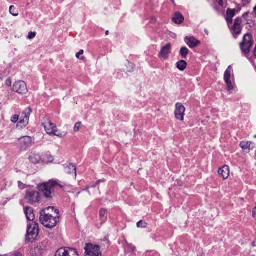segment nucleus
Instances as JSON below:
<instances>
[{
	"instance_id": "4",
	"label": "nucleus",
	"mask_w": 256,
	"mask_h": 256,
	"mask_svg": "<svg viewBox=\"0 0 256 256\" xmlns=\"http://www.w3.org/2000/svg\"><path fill=\"white\" fill-rule=\"evenodd\" d=\"M39 233L38 225L35 222H32L28 226L27 232V240L32 242L36 240Z\"/></svg>"
},
{
	"instance_id": "22",
	"label": "nucleus",
	"mask_w": 256,
	"mask_h": 256,
	"mask_svg": "<svg viewBox=\"0 0 256 256\" xmlns=\"http://www.w3.org/2000/svg\"><path fill=\"white\" fill-rule=\"evenodd\" d=\"M20 142L21 144L24 143V144L28 145L30 143L31 138L30 136H24L20 138Z\"/></svg>"
},
{
	"instance_id": "32",
	"label": "nucleus",
	"mask_w": 256,
	"mask_h": 256,
	"mask_svg": "<svg viewBox=\"0 0 256 256\" xmlns=\"http://www.w3.org/2000/svg\"><path fill=\"white\" fill-rule=\"evenodd\" d=\"M36 34L35 32H30L28 34V38L29 39H32L36 36Z\"/></svg>"
},
{
	"instance_id": "41",
	"label": "nucleus",
	"mask_w": 256,
	"mask_h": 256,
	"mask_svg": "<svg viewBox=\"0 0 256 256\" xmlns=\"http://www.w3.org/2000/svg\"><path fill=\"white\" fill-rule=\"evenodd\" d=\"M254 14H256V6H255V7L254 8Z\"/></svg>"
},
{
	"instance_id": "29",
	"label": "nucleus",
	"mask_w": 256,
	"mask_h": 256,
	"mask_svg": "<svg viewBox=\"0 0 256 256\" xmlns=\"http://www.w3.org/2000/svg\"><path fill=\"white\" fill-rule=\"evenodd\" d=\"M218 4L222 6H226V0H216Z\"/></svg>"
},
{
	"instance_id": "42",
	"label": "nucleus",
	"mask_w": 256,
	"mask_h": 256,
	"mask_svg": "<svg viewBox=\"0 0 256 256\" xmlns=\"http://www.w3.org/2000/svg\"><path fill=\"white\" fill-rule=\"evenodd\" d=\"M252 246H256V242H254L252 244Z\"/></svg>"
},
{
	"instance_id": "19",
	"label": "nucleus",
	"mask_w": 256,
	"mask_h": 256,
	"mask_svg": "<svg viewBox=\"0 0 256 256\" xmlns=\"http://www.w3.org/2000/svg\"><path fill=\"white\" fill-rule=\"evenodd\" d=\"M54 158L49 154H46L42 156V162L45 164H49L53 162Z\"/></svg>"
},
{
	"instance_id": "15",
	"label": "nucleus",
	"mask_w": 256,
	"mask_h": 256,
	"mask_svg": "<svg viewBox=\"0 0 256 256\" xmlns=\"http://www.w3.org/2000/svg\"><path fill=\"white\" fill-rule=\"evenodd\" d=\"M29 116L26 114L17 124V127L22 128L26 126L28 124Z\"/></svg>"
},
{
	"instance_id": "43",
	"label": "nucleus",
	"mask_w": 256,
	"mask_h": 256,
	"mask_svg": "<svg viewBox=\"0 0 256 256\" xmlns=\"http://www.w3.org/2000/svg\"><path fill=\"white\" fill-rule=\"evenodd\" d=\"M106 35H108V31H106Z\"/></svg>"
},
{
	"instance_id": "2",
	"label": "nucleus",
	"mask_w": 256,
	"mask_h": 256,
	"mask_svg": "<svg viewBox=\"0 0 256 256\" xmlns=\"http://www.w3.org/2000/svg\"><path fill=\"white\" fill-rule=\"evenodd\" d=\"M42 124L48 134H54L59 137L64 136L66 134V132H58L56 126L48 119L44 120Z\"/></svg>"
},
{
	"instance_id": "3",
	"label": "nucleus",
	"mask_w": 256,
	"mask_h": 256,
	"mask_svg": "<svg viewBox=\"0 0 256 256\" xmlns=\"http://www.w3.org/2000/svg\"><path fill=\"white\" fill-rule=\"evenodd\" d=\"M253 45L252 36L250 34H246L243 38L242 42L240 44L242 50L245 54H248L250 52V49Z\"/></svg>"
},
{
	"instance_id": "1",
	"label": "nucleus",
	"mask_w": 256,
	"mask_h": 256,
	"mask_svg": "<svg viewBox=\"0 0 256 256\" xmlns=\"http://www.w3.org/2000/svg\"><path fill=\"white\" fill-rule=\"evenodd\" d=\"M60 219L58 210L50 206L42 210L40 220L42 225L48 228H53L56 226Z\"/></svg>"
},
{
	"instance_id": "37",
	"label": "nucleus",
	"mask_w": 256,
	"mask_h": 256,
	"mask_svg": "<svg viewBox=\"0 0 256 256\" xmlns=\"http://www.w3.org/2000/svg\"><path fill=\"white\" fill-rule=\"evenodd\" d=\"M14 256H22V254L21 252H16L14 253Z\"/></svg>"
},
{
	"instance_id": "34",
	"label": "nucleus",
	"mask_w": 256,
	"mask_h": 256,
	"mask_svg": "<svg viewBox=\"0 0 256 256\" xmlns=\"http://www.w3.org/2000/svg\"><path fill=\"white\" fill-rule=\"evenodd\" d=\"M226 20L228 22V23H230L231 24L232 22V18H231L230 17L226 16Z\"/></svg>"
},
{
	"instance_id": "35",
	"label": "nucleus",
	"mask_w": 256,
	"mask_h": 256,
	"mask_svg": "<svg viewBox=\"0 0 256 256\" xmlns=\"http://www.w3.org/2000/svg\"><path fill=\"white\" fill-rule=\"evenodd\" d=\"M252 216L256 220V206L253 209Z\"/></svg>"
},
{
	"instance_id": "40",
	"label": "nucleus",
	"mask_w": 256,
	"mask_h": 256,
	"mask_svg": "<svg viewBox=\"0 0 256 256\" xmlns=\"http://www.w3.org/2000/svg\"><path fill=\"white\" fill-rule=\"evenodd\" d=\"M254 54L255 56H256V46H255L254 50Z\"/></svg>"
},
{
	"instance_id": "38",
	"label": "nucleus",
	"mask_w": 256,
	"mask_h": 256,
	"mask_svg": "<svg viewBox=\"0 0 256 256\" xmlns=\"http://www.w3.org/2000/svg\"><path fill=\"white\" fill-rule=\"evenodd\" d=\"M242 1L243 2L244 4L246 5L249 3L250 0H242Z\"/></svg>"
},
{
	"instance_id": "9",
	"label": "nucleus",
	"mask_w": 256,
	"mask_h": 256,
	"mask_svg": "<svg viewBox=\"0 0 256 256\" xmlns=\"http://www.w3.org/2000/svg\"><path fill=\"white\" fill-rule=\"evenodd\" d=\"M13 90L19 94H25L27 92L26 83L23 81L16 82L13 86Z\"/></svg>"
},
{
	"instance_id": "6",
	"label": "nucleus",
	"mask_w": 256,
	"mask_h": 256,
	"mask_svg": "<svg viewBox=\"0 0 256 256\" xmlns=\"http://www.w3.org/2000/svg\"><path fill=\"white\" fill-rule=\"evenodd\" d=\"M57 186V183L54 181H50L41 186V190L44 196L46 198H50L54 188Z\"/></svg>"
},
{
	"instance_id": "14",
	"label": "nucleus",
	"mask_w": 256,
	"mask_h": 256,
	"mask_svg": "<svg viewBox=\"0 0 256 256\" xmlns=\"http://www.w3.org/2000/svg\"><path fill=\"white\" fill-rule=\"evenodd\" d=\"M24 213L28 220L34 222L33 221L35 219V215L32 208H26L24 210Z\"/></svg>"
},
{
	"instance_id": "26",
	"label": "nucleus",
	"mask_w": 256,
	"mask_h": 256,
	"mask_svg": "<svg viewBox=\"0 0 256 256\" xmlns=\"http://www.w3.org/2000/svg\"><path fill=\"white\" fill-rule=\"evenodd\" d=\"M10 12L14 16H17L18 14L17 10H16L12 6H10Z\"/></svg>"
},
{
	"instance_id": "10",
	"label": "nucleus",
	"mask_w": 256,
	"mask_h": 256,
	"mask_svg": "<svg viewBox=\"0 0 256 256\" xmlns=\"http://www.w3.org/2000/svg\"><path fill=\"white\" fill-rule=\"evenodd\" d=\"M184 112V107L181 104L178 103L176 104V110L175 111L176 118L180 120H183Z\"/></svg>"
},
{
	"instance_id": "31",
	"label": "nucleus",
	"mask_w": 256,
	"mask_h": 256,
	"mask_svg": "<svg viewBox=\"0 0 256 256\" xmlns=\"http://www.w3.org/2000/svg\"><path fill=\"white\" fill-rule=\"evenodd\" d=\"M146 224V222H143L142 221H140L137 224V226L139 228L145 227Z\"/></svg>"
},
{
	"instance_id": "28",
	"label": "nucleus",
	"mask_w": 256,
	"mask_h": 256,
	"mask_svg": "<svg viewBox=\"0 0 256 256\" xmlns=\"http://www.w3.org/2000/svg\"><path fill=\"white\" fill-rule=\"evenodd\" d=\"M19 118V116L18 114H14L11 117V121L14 123H16Z\"/></svg>"
},
{
	"instance_id": "18",
	"label": "nucleus",
	"mask_w": 256,
	"mask_h": 256,
	"mask_svg": "<svg viewBox=\"0 0 256 256\" xmlns=\"http://www.w3.org/2000/svg\"><path fill=\"white\" fill-rule=\"evenodd\" d=\"M30 160L32 163L37 164L41 160L42 161V157L41 158L38 154H32L30 157Z\"/></svg>"
},
{
	"instance_id": "13",
	"label": "nucleus",
	"mask_w": 256,
	"mask_h": 256,
	"mask_svg": "<svg viewBox=\"0 0 256 256\" xmlns=\"http://www.w3.org/2000/svg\"><path fill=\"white\" fill-rule=\"evenodd\" d=\"M218 174L224 180L228 178L230 175L229 167L226 165L223 166L219 169Z\"/></svg>"
},
{
	"instance_id": "7",
	"label": "nucleus",
	"mask_w": 256,
	"mask_h": 256,
	"mask_svg": "<svg viewBox=\"0 0 256 256\" xmlns=\"http://www.w3.org/2000/svg\"><path fill=\"white\" fill-rule=\"evenodd\" d=\"M55 256H78V254L76 250L74 248H62L56 251Z\"/></svg>"
},
{
	"instance_id": "39",
	"label": "nucleus",
	"mask_w": 256,
	"mask_h": 256,
	"mask_svg": "<svg viewBox=\"0 0 256 256\" xmlns=\"http://www.w3.org/2000/svg\"><path fill=\"white\" fill-rule=\"evenodd\" d=\"M70 166H72V170H74V173L76 174V166H74V165H71Z\"/></svg>"
},
{
	"instance_id": "11",
	"label": "nucleus",
	"mask_w": 256,
	"mask_h": 256,
	"mask_svg": "<svg viewBox=\"0 0 256 256\" xmlns=\"http://www.w3.org/2000/svg\"><path fill=\"white\" fill-rule=\"evenodd\" d=\"M172 45L170 43L167 44L164 46H163L160 52L159 56L160 58L166 59L168 56L171 52Z\"/></svg>"
},
{
	"instance_id": "17",
	"label": "nucleus",
	"mask_w": 256,
	"mask_h": 256,
	"mask_svg": "<svg viewBox=\"0 0 256 256\" xmlns=\"http://www.w3.org/2000/svg\"><path fill=\"white\" fill-rule=\"evenodd\" d=\"M232 32L234 34L236 35L239 34L241 32L240 24L239 20H236L232 27Z\"/></svg>"
},
{
	"instance_id": "27",
	"label": "nucleus",
	"mask_w": 256,
	"mask_h": 256,
	"mask_svg": "<svg viewBox=\"0 0 256 256\" xmlns=\"http://www.w3.org/2000/svg\"><path fill=\"white\" fill-rule=\"evenodd\" d=\"M82 126V123L80 122H78L76 124L74 127V131L77 132L79 130Z\"/></svg>"
},
{
	"instance_id": "12",
	"label": "nucleus",
	"mask_w": 256,
	"mask_h": 256,
	"mask_svg": "<svg viewBox=\"0 0 256 256\" xmlns=\"http://www.w3.org/2000/svg\"><path fill=\"white\" fill-rule=\"evenodd\" d=\"M185 42L190 48H194L200 44V41L196 40L194 36L186 37L185 38Z\"/></svg>"
},
{
	"instance_id": "8",
	"label": "nucleus",
	"mask_w": 256,
	"mask_h": 256,
	"mask_svg": "<svg viewBox=\"0 0 256 256\" xmlns=\"http://www.w3.org/2000/svg\"><path fill=\"white\" fill-rule=\"evenodd\" d=\"M26 199L30 203L32 204L39 202L40 196L38 192L34 190H30L26 193Z\"/></svg>"
},
{
	"instance_id": "24",
	"label": "nucleus",
	"mask_w": 256,
	"mask_h": 256,
	"mask_svg": "<svg viewBox=\"0 0 256 256\" xmlns=\"http://www.w3.org/2000/svg\"><path fill=\"white\" fill-rule=\"evenodd\" d=\"M231 71L230 67L227 69L224 74V80L228 81L230 80Z\"/></svg>"
},
{
	"instance_id": "33",
	"label": "nucleus",
	"mask_w": 256,
	"mask_h": 256,
	"mask_svg": "<svg viewBox=\"0 0 256 256\" xmlns=\"http://www.w3.org/2000/svg\"><path fill=\"white\" fill-rule=\"evenodd\" d=\"M106 210L104 209H101L100 212V215L101 217H103L106 214Z\"/></svg>"
},
{
	"instance_id": "25",
	"label": "nucleus",
	"mask_w": 256,
	"mask_h": 256,
	"mask_svg": "<svg viewBox=\"0 0 256 256\" xmlns=\"http://www.w3.org/2000/svg\"><path fill=\"white\" fill-rule=\"evenodd\" d=\"M235 14V10L228 8L226 10V16L232 18Z\"/></svg>"
},
{
	"instance_id": "44",
	"label": "nucleus",
	"mask_w": 256,
	"mask_h": 256,
	"mask_svg": "<svg viewBox=\"0 0 256 256\" xmlns=\"http://www.w3.org/2000/svg\"><path fill=\"white\" fill-rule=\"evenodd\" d=\"M0 256H6V255H0Z\"/></svg>"
},
{
	"instance_id": "21",
	"label": "nucleus",
	"mask_w": 256,
	"mask_h": 256,
	"mask_svg": "<svg viewBox=\"0 0 256 256\" xmlns=\"http://www.w3.org/2000/svg\"><path fill=\"white\" fill-rule=\"evenodd\" d=\"M187 66V64L186 61L181 60L177 62V68L180 70H184Z\"/></svg>"
},
{
	"instance_id": "16",
	"label": "nucleus",
	"mask_w": 256,
	"mask_h": 256,
	"mask_svg": "<svg viewBox=\"0 0 256 256\" xmlns=\"http://www.w3.org/2000/svg\"><path fill=\"white\" fill-rule=\"evenodd\" d=\"M184 21V18L182 14L179 12H176L172 18V22L176 24H180Z\"/></svg>"
},
{
	"instance_id": "23",
	"label": "nucleus",
	"mask_w": 256,
	"mask_h": 256,
	"mask_svg": "<svg viewBox=\"0 0 256 256\" xmlns=\"http://www.w3.org/2000/svg\"><path fill=\"white\" fill-rule=\"evenodd\" d=\"M188 52V50L186 47H183L180 49V54L183 58H186V57Z\"/></svg>"
},
{
	"instance_id": "5",
	"label": "nucleus",
	"mask_w": 256,
	"mask_h": 256,
	"mask_svg": "<svg viewBox=\"0 0 256 256\" xmlns=\"http://www.w3.org/2000/svg\"><path fill=\"white\" fill-rule=\"evenodd\" d=\"M85 250V253L87 256H101V252L98 246L88 244L86 246Z\"/></svg>"
},
{
	"instance_id": "20",
	"label": "nucleus",
	"mask_w": 256,
	"mask_h": 256,
	"mask_svg": "<svg viewBox=\"0 0 256 256\" xmlns=\"http://www.w3.org/2000/svg\"><path fill=\"white\" fill-rule=\"evenodd\" d=\"M250 145L251 142L248 141H243L240 144V146L244 150H250Z\"/></svg>"
},
{
	"instance_id": "36",
	"label": "nucleus",
	"mask_w": 256,
	"mask_h": 256,
	"mask_svg": "<svg viewBox=\"0 0 256 256\" xmlns=\"http://www.w3.org/2000/svg\"><path fill=\"white\" fill-rule=\"evenodd\" d=\"M84 54V50H80L77 54H76V57L78 58H80V56L81 54Z\"/></svg>"
},
{
	"instance_id": "30",
	"label": "nucleus",
	"mask_w": 256,
	"mask_h": 256,
	"mask_svg": "<svg viewBox=\"0 0 256 256\" xmlns=\"http://www.w3.org/2000/svg\"><path fill=\"white\" fill-rule=\"evenodd\" d=\"M225 82H226V84H227L228 89L229 90H232L233 88V86L232 84L231 80H229L228 81H225Z\"/></svg>"
}]
</instances>
